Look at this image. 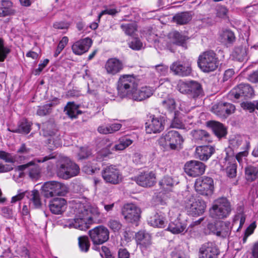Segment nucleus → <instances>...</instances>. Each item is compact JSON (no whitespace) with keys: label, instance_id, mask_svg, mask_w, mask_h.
I'll return each instance as SVG.
<instances>
[{"label":"nucleus","instance_id":"nucleus-17","mask_svg":"<svg viewBox=\"0 0 258 258\" xmlns=\"http://www.w3.org/2000/svg\"><path fill=\"white\" fill-rule=\"evenodd\" d=\"M163 129L164 121L161 117L151 116L146 123V131L148 134L160 133Z\"/></svg>","mask_w":258,"mask_h":258},{"label":"nucleus","instance_id":"nucleus-12","mask_svg":"<svg viewBox=\"0 0 258 258\" xmlns=\"http://www.w3.org/2000/svg\"><path fill=\"white\" fill-rule=\"evenodd\" d=\"M89 235L94 244H102L109 239V232L103 226L96 227L89 231Z\"/></svg>","mask_w":258,"mask_h":258},{"label":"nucleus","instance_id":"nucleus-35","mask_svg":"<svg viewBox=\"0 0 258 258\" xmlns=\"http://www.w3.org/2000/svg\"><path fill=\"white\" fill-rule=\"evenodd\" d=\"M233 58L239 61H243L247 59V49L245 47H236L232 53Z\"/></svg>","mask_w":258,"mask_h":258},{"label":"nucleus","instance_id":"nucleus-14","mask_svg":"<svg viewBox=\"0 0 258 258\" xmlns=\"http://www.w3.org/2000/svg\"><path fill=\"white\" fill-rule=\"evenodd\" d=\"M122 213L127 222L135 223L140 219L141 210L134 204H127L124 206Z\"/></svg>","mask_w":258,"mask_h":258},{"label":"nucleus","instance_id":"nucleus-2","mask_svg":"<svg viewBox=\"0 0 258 258\" xmlns=\"http://www.w3.org/2000/svg\"><path fill=\"white\" fill-rule=\"evenodd\" d=\"M80 168L77 164L68 157H61L57 162L56 173L63 179H69L78 175Z\"/></svg>","mask_w":258,"mask_h":258},{"label":"nucleus","instance_id":"nucleus-8","mask_svg":"<svg viewBox=\"0 0 258 258\" xmlns=\"http://www.w3.org/2000/svg\"><path fill=\"white\" fill-rule=\"evenodd\" d=\"M42 193L46 198L54 196H64L69 191L64 184L56 181H48L44 183L41 188Z\"/></svg>","mask_w":258,"mask_h":258},{"label":"nucleus","instance_id":"nucleus-27","mask_svg":"<svg viewBox=\"0 0 258 258\" xmlns=\"http://www.w3.org/2000/svg\"><path fill=\"white\" fill-rule=\"evenodd\" d=\"M214 148L212 146H203L196 148L197 157L201 160L207 161L213 154Z\"/></svg>","mask_w":258,"mask_h":258},{"label":"nucleus","instance_id":"nucleus-5","mask_svg":"<svg viewBox=\"0 0 258 258\" xmlns=\"http://www.w3.org/2000/svg\"><path fill=\"white\" fill-rule=\"evenodd\" d=\"M182 142L181 136L177 131L174 130L168 131L158 140L159 145L166 150H175Z\"/></svg>","mask_w":258,"mask_h":258},{"label":"nucleus","instance_id":"nucleus-18","mask_svg":"<svg viewBox=\"0 0 258 258\" xmlns=\"http://www.w3.org/2000/svg\"><path fill=\"white\" fill-rule=\"evenodd\" d=\"M234 110V106L227 103H219L214 105L212 108V111L214 113L224 117L233 113Z\"/></svg>","mask_w":258,"mask_h":258},{"label":"nucleus","instance_id":"nucleus-52","mask_svg":"<svg viewBox=\"0 0 258 258\" xmlns=\"http://www.w3.org/2000/svg\"><path fill=\"white\" fill-rule=\"evenodd\" d=\"M31 196V200L35 207H39L41 205L39 192L36 190L32 191Z\"/></svg>","mask_w":258,"mask_h":258},{"label":"nucleus","instance_id":"nucleus-63","mask_svg":"<svg viewBox=\"0 0 258 258\" xmlns=\"http://www.w3.org/2000/svg\"><path fill=\"white\" fill-rule=\"evenodd\" d=\"M172 258H186L184 253L180 250L175 249L171 253Z\"/></svg>","mask_w":258,"mask_h":258},{"label":"nucleus","instance_id":"nucleus-48","mask_svg":"<svg viewBox=\"0 0 258 258\" xmlns=\"http://www.w3.org/2000/svg\"><path fill=\"white\" fill-rule=\"evenodd\" d=\"M68 41L69 39L67 37L64 36L63 37H62L61 40L59 41L57 48L54 53V56L55 57L57 56L60 53V52L63 49V48L68 44Z\"/></svg>","mask_w":258,"mask_h":258},{"label":"nucleus","instance_id":"nucleus-26","mask_svg":"<svg viewBox=\"0 0 258 258\" xmlns=\"http://www.w3.org/2000/svg\"><path fill=\"white\" fill-rule=\"evenodd\" d=\"M67 206V202L63 198H55L49 203L50 211L54 214H61L63 213Z\"/></svg>","mask_w":258,"mask_h":258},{"label":"nucleus","instance_id":"nucleus-45","mask_svg":"<svg viewBox=\"0 0 258 258\" xmlns=\"http://www.w3.org/2000/svg\"><path fill=\"white\" fill-rule=\"evenodd\" d=\"M79 247L82 251H87L90 247V243L87 236H82L79 238Z\"/></svg>","mask_w":258,"mask_h":258},{"label":"nucleus","instance_id":"nucleus-58","mask_svg":"<svg viewBox=\"0 0 258 258\" xmlns=\"http://www.w3.org/2000/svg\"><path fill=\"white\" fill-rule=\"evenodd\" d=\"M177 113L175 112V117L173 120L171 126L173 128H181L183 126V124L181 120H180L176 116Z\"/></svg>","mask_w":258,"mask_h":258},{"label":"nucleus","instance_id":"nucleus-22","mask_svg":"<svg viewBox=\"0 0 258 258\" xmlns=\"http://www.w3.org/2000/svg\"><path fill=\"white\" fill-rule=\"evenodd\" d=\"M123 65L121 61L115 58L108 59L105 65L107 74L115 75L119 73L123 69Z\"/></svg>","mask_w":258,"mask_h":258},{"label":"nucleus","instance_id":"nucleus-39","mask_svg":"<svg viewBox=\"0 0 258 258\" xmlns=\"http://www.w3.org/2000/svg\"><path fill=\"white\" fill-rule=\"evenodd\" d=\"M65 111L71 118H76L78 114L81 113L79 110V106L74 102H69L65 107Z\"/></svg>","mask_w":258,"mask_h":258},{"label":"nucleus","instance_id":"nucleus-15","mask_svg":"<svg viewBox=\"0 0 258 258\" xmlns=\"http://www.w3.org/2000/svg\"><path fill=\"white\" fill-rule=\"evenodd\" d=\"M205 165L202 162L192 160L185 163L184 171L189 176L195 177L203 174L205 172Z\"/></svg>","mask_w":258,"mask_h":258},{"label":"nucleus","instance_id":"nucleus-25","mask_svg":"<svg viewBox=\"0 0 258 258\" xmlns=\"http://www.w3.org/2000/svg\"><path fill=\"white\" fill-rule=\"evenodd\" d=\"M186 223L177 218L169 223L167 230L174 234H182L186 231Z\"/></svg>","mask_w":258,"mask_h":258},{"label":"nucleus","instance_id":"nucleus-10","mask_svg":"<svg viewBox=\"0 0 258 258\" xmlns=\"http://www.w3.org/2000/svg\"><path fill=\"white\" fill-rule=\"evenodd\" d=\"M102 177L106 182L117 184L122 180V175L120 170L115 165L107 166L101 171Z\"/></svg>","mask_w":258,"mask_h":258},{"label":"nucleus","instance_id":"nucleus-37","mask_svg":"<svg viewBox=\"0 0 258 258\" xmlns=\"http://www.w3.org/2000/svg\"><path fill=\"white\" fill-rule=\"evenodd\" d=\"M220 40L225 44L233 43L235 39L233 32L229 30L223 31L220 34Z\"/></svg>","mask_w":258,"mask_h":258},{"label":"nucleus","instance_id":"nucleus-62","mask_svg":"<svg viewBox=\"0 0 258 258\" xmlns=\"http://www.w3.org/2000/svg\"><path fill=\"white\" fill-rule=\"evenodd\" d=\"M98 132L101 134L106 135L111 134L110 125H101L98 127Z\"/></svg>","mask_w":258,"mask_h":258},{"label":"nucleus","instance_id":"nucleus-11","mask_svg":"<svg viewBox=\"0 0 258 258\" xmlns=\"http://www.w3.org/2000/svg\"><path fill=\"white\" fill-rule=\"evenodd\" d=\"M195 188L197 192L204 196L212 194L214 189L213 179L209 177H203L197 179Z\"/></svg>","mask_w":258,"mask_h":258},{"label":"nucleus","instance_id":"nucleus-9","mask_svg":"<svg viewBox=\"0 0 258 258\" xmlns=\"http://www.w3.org/2000/svg\"><path fill=\"white\" fill-rule=\"evenodd\" d=\"M184 205L189 214L199 216L204 214L207 205L205 201L199 198L190 195L184 201Z\"/></svg>","mask_w":258,"mask_h":258},{"label":"nucleus","instance_id":"nucleus-33","mask_svg":"<svg viewBox=\"0 0 258 258\" xmlns=\"http://www.w3.org/2000/svg\"><path fill=\"white\" fill-rule=\"evenodd\" d=\"M191 134L195 141H202L208 143L211 142L209 133L204 130H195L191 132Z\"/></svg>","mask_w":258,"mask_h":258},{"label":"nucleus","instance_id":"nucleus-4","mask_svg":"<svg viewBox=\"0 0 258 258\" xmlns=\"http://www.w3.org/2000/svg\"><path fill=\"white\" fill-rule=\"evenodd\" d=\"M198 66L204 72L215 71L219 67V61L215 53L212 51H205L199 57Z\"/></svg>","mask_w":258,"mask_h":258},{"label":"nucleus","instance_id":"nucleus-61","mask_svg":"<svg viewBox=\"0 0 258 258\" xmlns=\"http://www.w3.org/2000/svg\"><path fill=\"white\" fill-rule=\"evenodd\" d=\"M248 155V152L247 151H243L238 153L236 155V159L237 160V161L240 163L241 164L243 163L244 160H245L246 157Z\"/></svg>","mask_w":258,"mask_h":258},{"label":"nucleus","instance_id":"nucleus-49","mask_svg":"<svg viewBox=\"0 0 258 258\" xmlns=\"http://www.w3.org/2000/svg\"><path fill=\"white\" fill-rule=\"evenodd\" d=\"M30 131V124L27 120L22 122L19 125L18 132L22 134H28ZM18 132V131H17Z\"/></svg>","mask_w":258,"mask_h":258},{"label":"nucleus","instance_id":"nucleus-6","mask_svg":"<svg viewBox=\"0 0 258 258\" xmlns=\"http://www.w3.org/2000/svg\"><path fill=\"white\" fill-rule=\"evenodd\" d=\"M118 94L123 97H127L136 88L138 87L139 81L134 76L123 75L120 77L118 81Z\"/></svg>","mask_w":258,"mask_h":258},{"label":"nucleus","instance_id":"nucleus-44","mask_svg":"<svg viewBox=\"0 0 258 258\" xmlns=\"http://www.w3.org/2000/svg\"><path fill=\"white\" fill-rule=\"evenodd\" d=\"M55 103H51L43 106L39 107L37 111V114L40 116L45 115L50 112L51 106L57 104V101H54Z\"/></svg>","mask_w":258,"mask_h":258},{"label":"nucleus","instance_id":"nucleus-51","mask_svg":"<svg viewBox=\"0 0 258 258\" xmlns=\"http://www.w3.org/2000/svg\"><path fill=\"white\" fill-rule=\"evenodd\" d=\"M228 10L225 7L219 6L216 9V16L222 19L227 17Z\"/></svg>","mask_w":258,"mask_h":258},{"label":"nucleus","instance_id":"nucleus-24","mask_svg":"<svg viewBox=\"0 0 258 258\" xmlns=\"http://www.w3.org/2000/svg\"><path fill=\"white\" fill-rule=\"evenodd\" d=\"M253 94V89L248 84H240L231 91V94L236 99L240 96L251 97Z\"/></svg>","mask_w":258,"mask_h":258},{"label":"nucleus","instance_id":"nucleus-56","mask_svg":"<svg viewBox=\"0 0 258 258\" xmlns=\"http://www.w3.org/2000/svg\"><path fill=\"white\" fill-rule=\"evenodd\" d=\"M178 88L181 93L188 94L189 90V83L180 82L178 85Z\"/></svg>","mask_w":258,"mask_h":258},{"label":"nucleus","instance_id":"nucleus-23","mask_svg":"<svg viewBox=\"0 0 258 258\" xmlns=\"http://www.w3.org/2000/svg\"><path fill=\"white\" fill-rule=\"evenodd\" d=\"M91 45V39L89 38H86L75 42L72 45V49L75 54L81 55L87 52Z\"/></svg>","mask_w":258,"mask_h":258},{"label":"nucleus","instance_id":"nucleus-55","mask_svg":"<svg viewBox=\"0 0 258 258\" xmlns=\"http://www.w3.org/2000/svg\"><path fill=\"white\" fill-rule=\"evenodd\" d=\"M9 51L4 47L3 40L0 38V61H3L6 58Z\"/></svg>","mask_w":258,"mask_h":258},{"label":"nucleus","instance_id":"nucleus-50","mask_svg":"<svg viewBox=\"0 0 258 258\" xmlns=\"http://www.w3.org/2000/svg\"><path fill=\"white\" fill-rule=\"evenodd\" d=\"M121 224L119 221L111 219L108 221V226L113 231H118L121 228Z\"/></svg>","mask_w":258,"mask_h":258},{"label":"nucleus","instance_id":"nucleus-19","mask_svg":"<svg viewBox=\"0 0 258 258\" xmlns=\"http://www.w3.org/2000/svg\"><path fill=\"white\" fill-rule=\"evenodd\" d=\"M135 180L141 186L151 187L156 183V175L153 172L142 173L136 177Z\"/></svg>","mask_w":258,"mask_h":258},{"label":"nucleus","instance_id":"nucleus-43","mask_svg":"<svg viewBox=\"0 0 258 258\" xmlns=\"http://www.w3.org/2000/svg\"><path fill=\"white\" fill-rule=\"evenodd\" d=\"M121 28L125 33L128 35H132L137 30L136 24L134 23L122 24Z\"/></svg>","mask_w":258,"mask_h":258},{"label":"nucleus","instance_id":"nucleus-3","mask_svg":"<svg viewBox=\"0 0 258 258\" xmlns=\"http://www.w3.org/2000/svg\"><path fill=\"white\" fill-rule=\"evenodd\" d=\"M231 211L230 202L224 197H221L215 200L209 210L210 216L216 219H221L227 217Z\"/></svg>","mask_w":258,"mask_h":258},{"label":"nucleus","instance_id":"nucleus-64","mask_svg":"<svg viewBox=\"0 0 258 258\" xmlns=\"http://www.w3.org/2000/svg\"><path fill=\"white\" fill-rule=\"evenodd\" d=\"M130 253L125 249L120 248L118 251L117 258H130Z\"/></svg>","mask_w":258,"mask_h":258},{"label":"nucleus","instance_id":"nucleus-32","mask_svg":"<svg viewBox=\"0 0 258 258\" xmlns=\"http://www.w3.org/2000/svg\"><path fill=\"white\" fill-rule=\"evenodd\" d=\"M160 188L164 193L172 191L174 185L172 178L169 176H164L159 182Z\"/></svg>","mask_w":258,"mask_h":258},{"label":"nucleus","instance_id":"nucleus-42","mask_svg":"<svg viewBox=\"0 0 258 258\" xmlns=\"http://www.w3.org/2000/svg\"><path fill=\"white\" fill-rule=\"evenodd\" d=\"M136 239L140 243L145 245H147L151 243V236L148 233L140 231L136 235Z\"/></svg>","mask_w":258,"mask_h":258},{"label":"nucleus","instance_id":"nucleus-54","mask_svg":"<svg viewBox=\"0 0 258 258\" xmlns=\"http://www.w3.org/2000/svg\"><path fill=\"white\" fill-rule=\"evenodd\" d=\"M0 159L8 163H14L15 158L11 154L3 151H0Z\"/></svg>","mask_w":258,"mask_h":258},{"label":"nucleus","instance_id":"nucleus-1","mask_svg":"<svg viewBox=\"0 0 258 258\" xmlns=\"http://www.w3.org/2000/svg\"><path fill=\"white\" fill-rule=\"evenodd\" d=\"M75 218L70 222V227L86 230L89 227L94 217L96 218L100 215L98 208L92 206L88 203H78L74 208Z\"/></svg>","mask_w":258,"mask_h":258},{"label":"nucleus","instance_id":"nucleus-41","mask_svg":"<svg viewBox=\"0 0 258 258\" xmlns=\"http://www.w3.org/2000/svg\"><path fill=\"white\" fill-rule=\"evenodd\" d=\"M189 93L193 97L198 96L202 92L200 84L195 82H189Z\"/></svg>","mask_w":258,"mask_h":258},{"label":"nucleus","instance_id":"nucleus-29","mask_svg":"<svg viewBox=\"0 0 258 258\" xmlns=\"http://www.w3.org/2000/svg\"><path fill=\"white\" fill-rule=\"evenodd\" d=\"M148 222L153 227L163 228L165 227L166 220L163 215L156 213L150 217Z\"/></svg>","mask_w":258,"mask_h":258},{"label":"nucleus","instance_id":"nucleus-16","mask_svg":"<svg viewBox=\"0 0 258 258\" xmlns=\"http://www.w3.org/2000/svg\"><path fill=\"white\" fill-rule=\"evenodd\" d=\"M154 92V89L150 87L145 86L140 89H138L137 87L127 97L134 101H142L150 97Z\"/></svg>","mask_w":258,"mask_h":258},{"label":"nucleus","instance_id":"nucleus-57","mask_svg":"<svg viewBox=\"0 0 258 258\" xmlns=\"http://www.w3.org/2000/svg\"><path fill=\"white\" fill-rule=\"evenodd\" d=\"M255 227H256V225H255V223L254 222H253L252 224H251L247 227V228L245 230L244 236L243 239L244 242H245L247 238L250 234H251L253 233V232L254 229L255 228Z\"/></svg>","mask_w":258,"mask_h":258},{"label":"nucleus","instance_id":"nucleus-30","mask_svg":"<svg viewBox=\"0 0 258 258\" xmlns=\"http://www.w3.org/2000/svg\"><path fill=\"white\" fill-rule=\"evenodd\" d=\"M101 144L103 145L104 148L102 150L98 153L97 159L99 161H101L102 157H107L108 155L111 153L112 149H110L112 146L113 142L108 138H105L102 140Z\"/></svg>","mask_w":258,"mask_h":258},{"label":"nucleus","instance_id":"nucleus-21","mask_svg":"<svg viewBox=\"0 0 258 258\" xmlns=\"http://www.w3.org/2000/svg\"><path fill=\"white\" fill-rule=\"evenodd\" d=\"M217 254V249L215 245L212 242H208L201 247L199 258H216Z\"/></svg>","mask_w":258,"mask_h":258},{"label":"nucleus","instance_id":"nucleus-7","mask_svg":"<svg viewBox=\"0 0 258 258\" xmlns=\"http://www.w3.org/2000/svg\"><path fill=\"white\" fill-rule=\"evenodd\" d=\"M53 158V156L49 155L42 159H35L34 161H30L26 164L17 166V171L19 172V177H23L25 175L24 171L29 169V176L32 179H37L40 176L41 169L38 166L35 165V162H44Z\"/></svg>","mask_w":258,"mask_h":258},{"label":"nucleus","instance_id":"nucleus-34","mask_svg":"<svg viewBox=\"0 0 258 258\" xmlns=\"http://www.w3.org/2000/svg\"><path fill=\"white\" fill-rule=\"evenodd\" d=\"M191 19V15L188 12L178 13L173 18V21L178 25H184Z\"/></svg>","mask_w":258,"mask_h":258},{"label":"nucleus","instance_id":"nucleus-36","mask_svg":"<svg viewBox=\"0 0 258 258\" xmlns=\"http://www.w3.org/2000/svg\"><path fill=\"white\" fill-rule=\"evenodd\" d=\"M133 143V141L127 137L120 138L118 140V143L112 148V150L122 151L132 145Z\"/></svg>","mask_w":258,"mask_h":258},{"label":"nucleus","instance_id":"nucleus-59","mask_svg":"<svg viewBox=\"0 0 258 258\" xmlns=\"http://www.w3.org/2000/svg\"><path fill=\"white\" fill-rule=\"evenodd\" d=\"M120 11L116 9H107L102 11L99 15L98 18L100 19L101 17L104 15L108 14L111 16H114L118 13Z\"/></svg>","mask_w":258,"mask_h":258},{"label":"nucleus","instance_id":"nucleus-38","mask_svg":"<svg viewBox=\"0 0 258 258\" xmlns=\"http://www.w3.org/2000/svg\"><path fill=\"white\" fill-rule=\"evenodd\" d=\"M245 178L249 181L255 180L258 177V167L248 166L245 169Z\"/></svg>","mask_w":258,"mask_h":258},{"label":"nucleus","instance_id":"nucleus-31","mask_svg":"<svg viewBox=\"0 0 258 258\" xmlns=\"http://www.w3.org/2000/svg\"><path fill=\"white\" fill-rule=\"evenodd\" d=\"M168 37L170 42L178 45H182L188 39L187 37L176 31L170 33Z\"/></svg>","mask_w":258,"mask_h":258},{"label":"nucleus","instance_id":"nucleus-20","mask_svg":"<svg viewBox=\"0 0 258 258\" xmlns=\"http://www.w3.org/2000/svg\"><path fill=\"white\" fill-rule=\"evenodd\" d=\"M170 70L174 75L182 77L189 75L191 72L190 64H183L178 61L172 63L170 67Z\"/></svg>","mask_w":258,"mask_h":258},{"label":"nucleus","instance_id":"nucleus-13","mask_svg":"<svg viewBox=\"0 0 258 258\" xmlns=\"http://www.w3.org/2000/svg\"><path fill=\"white\" fill-rule=\"evenodd\" d=\"M207 227L211 232L222 237L228 236L231 231L230 223L229 222L219 221L214 224L209 222Z\"/></svg>","mask_w":258,"mask_h":258},{"label":"nucleus","instance_id":"nucleus-46","mask_svg":"<svg viewBox=\"0 0 258 258\" xmlns=\"http://www.w3.org/2000/svg\"><path fill=\"white\" fill-rule=\"evenodd\" d=\"M228 176L231 178L235 177L236 175V165L234 161H229L226 168Z\"/></svg>","mask_w":258,"mask_h":258},{"label":"nucleus","instance_id":"nucleus-40","mask_svg":"<svg viewBox=\"0 0 258 258\" xmlns=\"http://www.w3.org/2000/svg\"><path fill=\"white\" fill-rule=\"evenodd\" d=\"M162 105L164 108L170 112L174 111L175 109V102L174 100L168 96L161 102Z\"/></svg>","mask_w":258,"mask_h":258},{"label":"nucleus","instance_id":"nucleus-60","mask_svg":"<svg viewBox=\"0 0 258 258\" xmlns=\"http://www.w3.org/2000/svg\"><path fill=\"white\" fill-rule=\"evenodd\" d=\"M90 155V152L86 148L80 149L78 154V157L80 159H83L87 158Z\"/></svg>","mask_w":258,"mask_h":258},{"label":"nucleus","instance_id":"nucleus-28","mask_svg":"<svg viewBox=\"0 0 258 258\" xmlns=\"http://www.w3.org/2000/svg\"><path fill=\"white\" fill-rule=\"evenodd\" d=\"M207 125L211 128L215 135L219 138L226 136V129L221 123L216 121H209L207 122Z\"/></svg>","mask_w":258,"mask_h":258},{"label":"nucleus","instance_id":"nucleus-53","mask_svg":"<svg viewBox=\"0 0 258 258\" xmlns=\"http://www.w3.org/2000/svg\"><path fill=\"white\" fill-rule=\"evenodd\" d=\"M245 221V216L242 213H239L235 216L233 220L234 224H236L238 221L239 222V226L237 230H239L242 228Z\"/></svg>","mask_w":258,"mask_h":258},{"label":"nucleus","instance_id":"nucleus-47","mask_svg":"<svg viewBox=\"0 0 258 258\" xmlns=\"http://www.w3.org/2000/svg\"><path fill=\"white\" fill-rule=\"evenodd\" d=\"M128 45L131 48L135 50H139L143 48V43L137 38H134Z\"/></svg>","mask_w":258,"mask_h":258}]
</instances>
